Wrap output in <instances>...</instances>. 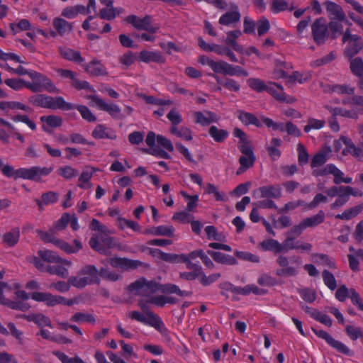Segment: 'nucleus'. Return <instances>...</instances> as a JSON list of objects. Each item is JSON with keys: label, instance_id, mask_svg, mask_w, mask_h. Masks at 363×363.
<instances>
[{"label": "nucleus", "instance_id": "1", "mask_svg": "<svg viewBox=\"0 0 363 363\" xmlns=\"http://www.w3.org/2000/svg\"><path fill=\"white\" fill-rule=\"evenodd\" d=\"M28 102L37 107L53 110L69 111L74 108V104L65 101L62 96L53 97L43 94L30 96Z\"/></svg>", "mask_w": 363, "mask_h": 363}, {"label": "nucleus", "instance_id": "2", "mask_svg": "<svg viewBox=\"0 0 363 363\" xmlns=\"http://www.w3.org/2000/svg\"><path fill=\"white\" fill-rule=\"evenodd\" d=\"M343 104H351L354 108L347 110L340 107H332L330 106H325V107L331 114L336 116H341L347 118L357 120L359 114L363 115V96L353 95L350 100H344Z\"/></svg>", "mask_w": 363, "mask_h": 363}, {"label": "nucleus", "instance_id": "3", "mask_svg": "<svg viewBox=\"0 0 363 363\" xmlns=\"http://www.w3.org/2000/svg\"><path fill=\"white\" fill-rule=\"evenodd\" d=\"M128 317L133 320L153 327L163 335L168 333V330L165 328L162 319L155 313H148L147 317V315H142L139 311H133L128 313Z\"/></svg>", "mask_w": 363, "mask_h": 363}, {"label": "nucleus", "instance_id": "4", "mask_svg": "<svg viewBox=\"0 0 363 363\" xmlns=\"http://www.w3.org/2000/svg\"><path fill=\"white\" fill-rule=\"evenodd\" d=\"M342 43H347L344 50V55L347 58H352L363 49V40L361 36L352 34L350 29L347 28L343 33Z\"/></svg>", "mask_w": 363, "mask_h": 363}, {"label": "nucleus", "instance_id": "5", "mask_svg": "<svg viewBox=\"0 0 363 363\" xmlns=\"http://www.w3.org/2000/svg\"><path fill=\"white\" fill-rule=\"evenodd\" d=\"M160 284L155 280L147 281L142 277L128 286V290L130 292L136 291V295H140L145 297H150L152 294L160 291Z\"/></svg>", "mask_w": 363, "mask_h": 363}, {"label": "nucleus", "instance_id": "6", "mask_svg": "<svg viewBox=\"0 0 363 363\" xmlns=\"http://www.w3.org/2000/svg\"><path fill=\"white\" fill-rule=\"evenodd\" d=\"M125 21L132 25L138 30L156 33L159 30V26L152 24V17L149 15H146L143 18H140L134 14L129 15L125 18Z\"/></svg>", "mask_w": 363, "mask_h": 363}, {"label": "nucleus", "instance_id": "7", "mask_svg": "<svg viewBox=\"0 0 363 363\" xmlns=\"http://www.w3.org/2000/svg\"><path fill=\"white\" fill-rule=\"evenodd\" d=\"M311 34L314 42L318 45H323L330 38L325 18L320 17L314 21L311 25Z\"/></svg>", "mask_w": 363, "mask_h": 363}, {"label": "nucleus", "instance_id": "8", "mask_svg": "<svg viewBox=\"0 0 363 363\" xmlns=\"http://www.w3.org/2000/svg\"><path fill=\"white\" fill-rule=\"evenodd\" d=\"M52 169V167H40L38 166L30 168H20L16 170V177L40 182L41 176L50 174Z\"/></svg>", "mask_w": 363, "mask_h": 363}, {"label": "nucleus", "instance_id": "9", "mask_svg": "<svg viewBox=\"0 0 363 363\" xmlns=\"http://www.w3.org/2000/svg\"><path fill=\"white\" fill-rule=\"evenodd\" d=\"M96 106L101 111L107 112L113 118L123 120L125 115L121 112V108L115 104H107L97 95L88 96Z\"/></svg>", "mask_w": 363, "mask_h": 363}, {"label": "nucleus", "instance_id": "10", "mask_svg": "<svg viewBox=\"0 0 363 363\" xmlns=\"http://www.w3.org/2000/svg\"><path fill=\"white\" fill-rule=\"evenodd\" d=\"M31 79L34 81L31 84H37V92H40L43 89L49 93H57L59 91L52 82L46 76L34 70H28V74Z\"/></svg>", "mask_w": 363, "mask_h": 363}, {"label": "nucleus", "instance_id": "11", "mask_svg": "<svg viewBox=\"0 0 363 363\" xmlns=\"http://www.w3.org/2000/svg\"><path fill=\"white\" fill-rule=\"evenodd\" d=\"M312 331L319 337L324 340L330 347L336 350L338 352L345 355L352 356V352L344 343L335 340L328 333L323 330H317L311 328Z\"/></svg>", "mask_w": 363, "mask_h": 363}, {"label": "nucleus", "instance_id": "12", "mask_svg": "<svg viewBox=\"0 0 363 363\" xmlns=\"http://www.w3.org/2000/svg\"><path fill=\"white\" fill-rule=\"evenodd\" d=\"M106 261L113 268L121 269L123 271L135 269L144 264L140 260L130 259L126 257H112L106 259Z\"/></svg>", "mask_w": 363, "mask_h": 363}, {"label": "nucleus", "instance_id": "13", "mask_svg": "<svg viewBox=\"0 0 363 363\" xmlns=\"http://www.w3.org/2000/svg\"><path fill=\"white\" fill-rule=\"evenodd\" d=\"M325 213L320 210L318 213L311 217H308L302 220V221L295 226L296 227V233H303L307 228H315L318 225L323 223L325 220Z\"/></svg>", "mask_w": 363, "mask_h": 363}, {"label": "nucleus", "instance_id": "14", "mask_svg": "<svg viewBox=\"0 0 363 363\" xmlns=\"http://www.w3.org/2000/svg\"><path fill=\"white\" fill-rule=\"evenodd\" d=\"M323 5L330 20H337L340 22L346 20V15L339 4L328 0L323 3Z\"/></svg>", "mask_w": 363, "mask_h": 363}, {"label": "nucleus", "instance_id": "15", "mask_svg": "<svg viewBox=\"0 0 363 363\" xmlns=\"http://www.w3.org/2000/svg\"><path fill=\"white\" fill-rule=\"evenodd\" d=\"M77 274L79 276H84L89 285L99 284L100 283L99 270L93 264L83 267Z\"/></svg>", "mask_w": 363, "mask_h": 363}, {"label": "nucleus", "instance_id": "16", "mask_svg": "<svg viewBox=\"0 0 363 363\" xmlns=\"http://www.w3.org/2000/svg\"><path fill=\"white\" fill-rule=\"evenodd\" d=\"M266 91L272 95L276 100L280 102L291 104L295 101L293 97H287L284 92L283 87L275 82H268Z\"/></svg>", "mask_w": 363, "mask_h": 363}, {"label": "nucleus", "instance_id": "17", "mask_svg": "<svg viewBox=\"0 0 363 363\" xmlns=\"http://www.w3.org/2000/svg\"><path fill=\"white\" fill-rule=\"evenodd\" d=\"M40 121L43 123V130L48 133L52 132L51 129L61 127L63 123L62 118L56 115L43 116Z\"/></svg>", "mask_w": 363, "mask_h": 363}, {"label": "nucleus", "instance_id": "18", "mask_svg": "<svg viewBox=\"0 0 363 363\" xmlns=\"http://www.w3.org/2000/svg\"><path fill=\"white\" fill-rule=\"evenodd\" d=\"M82 67L86 73L93 77L108 74L104 65H102L99 60L96 59L91 60L89 63L82 65Z\"/></svg>", "mask_w": 363, "mask_h": 363}, {"label": "nucleus", "instance_id": "19", "mask_svg": "<svg viewBox=\"0 0 363 363\" xmlns=\"http://www.w3.org/2000/svg\"><path fill=\"white\" fill-rule=\"evenodd\" d=\"M4 83L13 90L18 91L24 87L29 89L33 92H37V84H31L30 82H26L23 79L11 78L7 79Z\"/></svg>", "mask_w": 363, "mask_h": 363}, {"label": "nucleus", "instance_id": "20", "mask_svg": "<svg viewBox=\"0 0 363 363\" xmlns=\"http://www.w3.org/2000/svg\"><path fill=\"white\" fill-rule=\"evenodd\" d=\"M296 227L293 226L286 233V238L281 244L284 247V251L287 252L289 250H298V242H294L295 239L301 235V233H296Z\"/></svg>", "mask_w": 363, "mask_h": 363}, {"label": "nucleus", "instance_id": "21", "mask_svg": "<svg viewBox=\"0 0 363 363\" xmlns=\"http://www.w3.org/2000/svg\"><path fill=\"white\" fill-rule=\"evenodd\" d=\"M332 150L330 146H325L320 150L311 159V167L312 168L318 167L323 165L328 160L329 155Z\"/></svg>", "mask_w": 363, "mask_h": 363}, {"label": "nucleus", "instance_id": "22", "mask_svg": "<svg viewBox=\"0 0 363 363\" xmlns=\"http://www.w3.org/2000/svg\"><path fill=\"white\" fill-rule=\"evenodd\" d=\"M139 60L141 62L149 63L151 62L164 64L165 62V58L160 52L142 50L139 53Z\"/></svg>", "mask_w": 363, "mask_h": 363}, {"label": "nucleus", "instance_id": "23", "mask_svg": "<svg viewBox=\"0 0 363 363\" xmlns=\"http://www.w3.org/2000/svg\"><path fill=\"white\" fill-rule=\"evenodd\" d=\"M38 255L43 261L49 263H61L67 267H69L72 264L70 261L62 259L55 252L51 250H39Z\"/></svg>", "mask_w": 363, "mask_h": 363}, {"label": "nucleus", "instance_id": "24", "mask_svg": "<svg viewBox=\"0 0 363 363\" xmlns=\"http://www.w3.org/2000/svg\"><path fill=\"white\" fill-rule=\"evenodd\" d=\"M240 13L238 11L237 6H235V10L228 11L223 14L219 20L218 23L223 26H230L236 23L240 20Z\"/></svg>", "mask_w": 363, "mask_h": 363}, {"label": "nucleus", "instance_id": "25", "mask_svg": "<svg viewBox=\"0 0 363 363\" xmlns=\"http://www.w3.org/2000/svg\"><path fill=\"white\" fill-rule=\"evenodd\" d=\"M207 254L211 255L215 262L220 264L226 265H235L238 264L237 259L235 257L220 252L208 250Z\"/></svg>", "mask_w": 363, "mask_h": 363}, {"label": "nucleus", "instance_id": "26", "mask_svg": "<svg viewBox=\"0 0 363 363\" xmlns=\"http://www.w3.org/2000/svg\"><path fill=\"white\" fill-rule=\"evenodd\" d=\"M262 198L279 199L281 196V191L279 185H267L259 188Z\"/></svg>", "mask_w": 363, "mask_h": 363}, {"label": "nucleus", "instance_id": "27", "mask_svg": "<svg viewBox=\"0 0 363 363\" xmlns=\"http://www.w3.org/2000/svg\"><path fill=\"white\" fill-rule=\"evenodd\" d=\"M91 135L96 139L107 138L115 140L116 134L111 129H108L102 124H98L92 131Z\"/></svg>", "mask_w": 363, "mask_h": 363}, {"label": "nucleus", "instance_id": "28", "mask_svg": "<svg viewBox=\"0 0 363 363\" xmlns=\"http://www.w3.org/2000/svg\"><path fill=\"white\" fill-rule=\"evenodd\" d=\"M22 318L28 321L34 322L39 327L48 326L52 328L50 319L42 313H31L29 315H23Z\"/></svg>", "mask_w": 363, "mask_h": 363}, {"label": "nucleus", "instance_id": "29", "mask_svg": "<svg viewBox=\"0 0 363 363\" xmlns=\"http://www.w3.org/2000/svg\"><path fill=\"white\" fill-rule=\"evenodd\" d=\"M73 242L74 246L71 245L63 240L59 239L56 241L55 245L67 254H73L77 252L82 248V244L79 240L74 239Z\"/></svg>", "mask_w": 363, "mask_h": 363}, {"label": "nucleus", "instance_id": "30", "mask_svg": "<svg viewBox=\"0 0 363 363\" xmlns=\"http://www.w3.org/2000/svg\"><path fill=\"white\" fill-rule=\"evenodd\" d=\"M59 50L62 57L69 61H72L78 64H81L84 61V59L81 56L79 51L68 48H59Z\"/></svg>", "mask_w": 363, "mask_h": 363}, {"label": "nucleus", "instance_id": "31", "mask_svg": "<svg viewBox=\"0 0 363 363\" xmlns=\"http://www.w3.org/2000/svg\"><path fill=\"white\" fill-rule=\"evenodd\" d=\"M19 238L20 230L18 228H14L3 235L2 242L6 246L13 247L18 243Z\"/></svg>", "mask_w": 363, "mask_h": 363}, {"label": "nucleus", "instance_id": "32", "mask_svg": "<svg viewBox=\"0 0 363 363\" xmlns=\"http://www.w3.org/2000/svg\"><path fill=\"white\" fill-rule=\"evenodd\" d=\"M52 24L57 33L61 36L69 33L72 30V24L61 18H55Z\"/></svg>", "mask_w": 363, "mask_h": 363}, {"label": "nucleus", "instance_id": "33", "mask_svg": "<svg viewBox=\"0 0 363 363\" xmlns=\"http://www.w3.org/2000/svg\"><path fill=\"white\" fill-rule=\"evenodd\" d=\"M160 291L167 294H176L182 297L190 296L192 294L191 291H182L178 286L173 284H160Z\"/></svg>", "mask_w": 363, "mask_h": 363}, {"label": "nucleus", "instance_id": "34", "mask_svg": "<svg viewBox=\"0 0 363 363\" xmlns=\"http://www.w3.org/2000/svg\"><path fill=\"white\" fill-rule=\"evenodd\" d=\"M259 246L264 251H272L276 254L283 252L284 249L281 243L274 239L264 240L260 242Z\"/></svg>", "mask_w": 363, "mask_h": 363}, {"label": "nucleus", "instance_id": "35", "mask_svg": "<svg viewBox=\"0 0 363 363\" xmlns=\"http://www.w3.org/2000/svg\"><path fill=\"white\" fill-rule=\"evenodd\" d=\"M363 211V202L350 208L346 209L341 214H337L335 218L349 220L358 216Z\"/></svg>", "mask_w": 363, "mask_h": 363}, {"label": "nucleus", "instance_id": "36", "mask_svg": "<svg viewBox=\"0 0 363 363\" xmlns=\"http://www.w3.org/2000/svg\"><path fill=\"white\" fill-rule=\"evenodd\" d=\"M238 113L239 120L245 125H254L257 128L262 126V123L253 113L245 112L244 111H239Z\"/></svg>", "mask_w": 363, "mask_h": 363}, {"label": "nucleus", "instance_id": "37", "mask_svg": "<svg viewBox=\"0 0 363 363\" xmlns=\"http://www.w3.org/2000/svg\"><path fill=\"white\" fill-rule=\"evenodd\" d=\"M208 134L216 143H223L228 137L229 133L227 130L219 129L215 125L209 128Z\"/></svg>", "mask_w": 363, "mask_h": 363}, {"label": "nucleus", "instance_id": "38", "mask_svg": "<svg viewBox=\"0 0 363 363\" xmlns=\"http://www.w3.org/2000/svg\"><path fill=\"white\" fill-rule=\"evenodd\" d=\"M350 60V69L356 77H360L363 74V60L359 57L348 58Z\"/></svg>", "mask_w": 363, "mask_h": 363}, {"label": "nucleus", "instance_id": "39", "mask_svg": "<svg viewBox=\"0 0 363 363\" xmlns=\"http://www.w3.org/2000/svg\"><path fill=\"white\" fill-rule=\"evenodd\" d=\"M20 109L23 111H28L29 108L26 105L18 101H1L0 110L5 111L6 115H9V110Z\"/></svg>", "mask_w": 363, "mask_h": 363}, {"label": "nucleus", "instance_id": "40", "mask_svg": "<svg viewBox=\"0 0 363 363\" xmlns=\"http://www.w3.org/2000/svg\"><path fill=\"white\" fill-rule=\"evenodd\" d=\"M66 265L55 264V265H48L47 272L50 274H55L62 278H67L69 277L68 269L65 267Z\"/></svg>", "mask_w": 363, "mask_h": 363}, {"label": "nucleus", "instance_id": "41", "mask_svg": "<svg viewBox=\"0 0 363 363\" xmlns=\"http://www.w3.org/2000/svg\"><path fill=\"white\" fill-rule=\"evenodd\" d=\"M297 292L301 296V298L306 303H313L317 297L316 291L311 288H298Z\"/></svg>", "mask_w": 363, "mask_h": 363}, {"label": "nucleus", "instance_id": "42", "mask_svg": "<svg viewBox=\"0 0 363 363\" xmlns=\"http://www.w3.org/2000/svg\"><path fill=\"white\" fill-rule=\"evenodd\" d=\"M169 132L178 138H181L185 140L190 141L192 140V132L187 128L182 126L179 129L177 127H170Z\"/></svg>", "mask_w": 363, "mask_h": 363}, {"label": "nucleus", "instance_id": "43", "mask_svg": "<svg viewBox=\"0 0 363 363\" xmlns=\"http://www.w3.org/2000/svg\"><path fill=\"white\" fill-rule=\"evenodd\" d=\"M327 25L328 30L330 31V38L331 40H335L337 38V33L343 35V26L337 20H330V22Z\"/></svg>", "mask_w": 363, "mask_h": 363}, {"label": "nucleus", "instance_id": "44", "mask_svg": "<svg viewBox=\"0 0 363 363\" xmlns=\"http://www.w3.org/2000/svg\"><path fill=\"white\" fill-rule=\"evenodd\" d=\"M70 321L78 323L86 322L94 323L96 322V319L93 314L77 312L70 318Z\"/></svg>", "mask_w": 363, "mask_h": 363}, {"label": "nucleus", "instance_id": "45", "mask_svg": "<svg viewBox=\"0 0 363 363\" xmlns=\"http://www.w3.org/2000/svg\"><path fill=\"white\" fill-rule=\"evenodd\" d=\"M247 83L250 89L259 93L266 91L268 86V83L265 84L264 81L258 78H249Z\"/></svg>", "mask_w": 363, "mask_h": 363}, {"label": "nucleus", "instance_id": "46", "mask_svg": "<svg viewBox=\"0 0 363 363\" xmlns=\"http://www.w3.org/2000/svg\"><path fill=\"white\" fill-rule=\"evenodd\" d=\"M1 303L7 306L11 309L18 310L21 311H26L30 308V306L28 303H23L21 301H14L7 298H4V301H1Z\"/></svg>", "mask_w": 363, "mask_h": 363}, {"label": "nucleus", "instance_id": "47", "mask_svg": "<svg viewBox=\"0 0 363 363\" xmlns=\"http://www.w3.org/2000/svg\"><path fill=\"white\" fill-rule=\"evenodd\" d=\"M52 354L59 359L62 363H86L79 356L69 357L66 354L60 351H53Z\"/></svg>", "mask_w": 363, "mask_h": 363}, {"label": "nucleus", "instance_id": "48", "mask_svg": "<svg viewBox=\"0 0 363 363\" xmlns=\"http://www.w3.org/2000/svg\"><path fill=\"white\" fill-rule=\"evenodd\" d=\"M89 244L91 249L99 253L105 255H108L107 252V247H104L98 235H94L91 237L89 240Z\"/></svg>", "mask_w": 363, "mask_h": 363}, {"label": "nucleus", "instance_id": "49", "mask_svg": "<svg viewBox=\"0 0 363 363\" xmlns=\"http://www.w3.org/2000/svg\"><path fill=\"white\" fill-rule=\"evenodd\" d=\"M73 109H77L81 114L83 119L88 122H95L96 117L91 113L89 108L84 105H74Z\"/></svg>", "mask_w": 363, "mask_h": 363}, {"label": "nucleus", "instance_id": "50", "mask_svg": "<svg viewBox=\"0 0 363 363\" xmlns=\"http://www.w3.org/2000/svg\"><path fill=\"white\" fill-rule=\"evenodd\" d=\"M57 173L65 179H71L78 175V171L71 166H65L57 169Z\"/></svg>", "mask_w": 363, "mask_h": 363}, {"label": "nucleus", "instance_id": "51", "mask_svg": "<svg viewBox=\"0 0 363 363\" xmlns=\"http://www.w3.org/2000/svg\"><path fill=\"white\" fill-rule=\"evenodd\" d=\"M322 277L324 284L331 291L335 290L337 288V281L334 275L327 269H325L322 272Z\"/></svg>", "mask_w": 363, "mask_h": 363}, {"label": "nucleus", "instance_id": "52", "mask_svg": "<svg viewBox=\"0 0 363 363\" xmlns=\"http://www.w3.org/2000/svg\"><path fill=\"white\" fill-rule=\"evenodd\" d=\"M350 200V195L347 193V191H342L338 194L337 198L335 201L330 204V208L332 209H335L344 206L348 201Z\"/></svg>", "mask_w": 363, "mask_h": 363}, {"label": "nucleus", "instance_id": "53", "mask_svg": "<svg viewBox=\"0 0 363 363\" xmlns=\"http://www.w3.org/2000/svg\"><path fill=\"white\" fill-rule=\"evenodd\" d=\"M298 274V270L293 266H287L276 270L275 274L280 277H295Z\"/></svg>", "mask_w": 363, "mask_h": 363}, {"label": "nucleus", "instance_id": "54", "mask_svg": "<svg viewBox=\"0 0 363 363\" xmlns=\"http://www.w3.org/2000/svg\"><path fill=\"white\" fill-rule=\"evenodd\" d=\"M227 67L225 75L230 76H248V72L240 66H234L230 64L225 65Z\"/></svg>", "mask_w": 363, "mask_h": 363}, {"label": "nucleus", "instance_id": "55", "mask_svg": "<svg viewBox=\"0 0 363 363\" xmlns=\"http://www.w3.org/2000/svg\"><path fill=\"white\" fill-rule=\"evenodd\" d=\"M298 150V162L299 165L303 166L308 162L309 155L304 147V145L301 143L298 144L297 147Z\"/></svg>", "mask_w": 363, "mask_h": 363}, {"label": "nucleus", "instance_id": "56", "mask_svg": "<svg viewBox=\"0 0 363 363\" xmlns=\"http://www.w3.org/2000/svg\"><path fill=\"white\" fill-rule=\"evenodd\" d=\"M345 332L350 338L352 340H356L358 338L363 337V333L359 327L347 325L345 328Z\"/></svg>", "mask_w": 363, "mask_h": 363}, {"label": "nucleus", "instance_id": "57", "mask_svg": "<svg viewBox=\"0 0 363 363\" xmlns=\"http://www.w3.org/2000/svg\"><path fill=\"white\" fill-rule=\"evenodd\" d=\"M325 124L324 120H318L311 118L308 121V124L304 127V131L308 133L311 129H321Z\"/></svg>", "mask_w": 363, "mask_h": 363}, {"label": "nucleus", "instance_id": "58", "mask_svg": "<svg viewBox=\"0 0 363 363\" xmlns=\"http://www.w3.org/2000/svg\"><path fill=\"white\" fill-rule=\"evenodd\" d=\"M235 255L238 258L241 259L242 260L248 261L253 263H258L259 262V258L258 256L248 252L236 250L235 252Z\"/></svg>", "mask_w": 363, "mask_h": 363}, {"label": "nucleus", "instance_id": "59", "mask_svg": "<svg viewBox=\"0 0 363 363\" xmlns=\"http://www.w3.org/2000/svg\"><path fill=\"white\" fill-rule=\"evenodd\" d=\"M37 233L41 240L45 242H52L55 245H56V241L59 239L55 238L54 230L50 229L48 232H44L42 230H37Z\"/></svg>", "mask_w": 363, "mask_h": 363}, {"label": "nucleus", "instance_id": "60", "mask_svg": "<svg viewBox=\"0 0 363 363\" xmlns=\"http://www.w3.org/2000/svg\"><path fill=\"white\" fill-rule=\"evenodd\" d=\"M97 16L101 19L111 21L116 17V13H115L113 7L111 6V7L106 6V8L100 9Z\"/></svg>", "mask_w": 363, "mask_h": 363}, {"label": "nucleus", "instance_id": "61", "mask_svg": "<svg viewBox=\"0 0 363 363\" xmlns=\"http://www.w3.org/2000/svg\"><path fill=\"white\" fill-rule=\"evenodd\" d=\"M100 277L108 281H116L118 280L121 277L116 272H110L107 269L101 267L99 269V278Z\"/></svg>", "mask_w": 363, "mask_h": 363}, {"label": "nucleus", "instance_id": "62", "mask_svg": "<svg viewBox=\"0 0 363 363\" xmlns=\"http://www.w3.org/2000/svg\"><path fill=\"white\" fill-rule=\"evenodd\" d=\"M257 283L261 286H274L278 284L277 280L267 274H262L257 279Z\"/></svg>", "mask_w": 363, "mask_h": 363}, {"label": "nucleus", "instance_id": "63", "mask_svg": "<svg viewBox=\"0 0 363 363\" xmlns=\"http://www.w3.org/2000/svg\"><path fill=\"white\" fill-rule=\"evenodd\" d=\"M256 25L257 26V33L259 36H262L267 33L270 28L269 21L264 17L259 19Z\"/></svg>", "mask_w": 363, "mask_h": 363}, {"label": "nucleus", "instance_id": "64", "mask_svg": "<svg viewBox=\"0 0 363 363\" xmlns=\"http://www.w3.org/2000/svg\"><path fill=\"white\" fill-rule=\"evenodd\" d=\"M68 282L70 286L77 289H83L86 286L89 285L87 280L85 279L84 277H79L78 276H72L68 279Z\"/></svg>", "mask_w": 363, "mask_h": 363}]
</instances>
